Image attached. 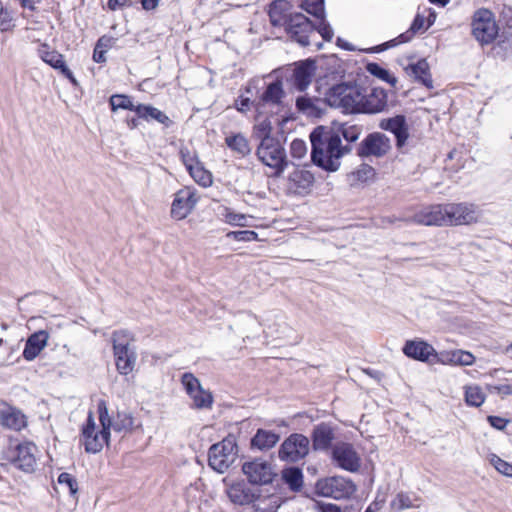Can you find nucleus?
<instances>
[{"instance_id":"obj_57","label":"nucleus","mask_w":512,"mask_h":512,"mask_svg":"<svg viewBox=\"0 0 512 512\" xmlns=\"http://www.w3.org/2000/svg\"><path fill=\"white\" fill-rule=\"evenodd\" d=\"M433 23V20H429L428 23H425L424 16L418 13L411 25V29L413 31H418L424 28H428Z\"/></svg>"},{"instance_id":"obj_25","label":"nucleus","mask_w":512,"mask_h":512,"mask_svg":"<svg viewBox=\"0 0 512 512\" xmlns=\"http://www.w3.org/2000/svg\"><path fill=\"white\" fill-rule=\"evenodd\" d=\"M475 362V356L466 350L455 349L438 353L437 363L444 365L470 366Z\"/></svg>"},{"instance_id":"obj_27","label":"nucleus","mask_w":512,"mask_h":512,"mask_svg":"<svg viewBox=\"0 0 512 512\" xmlns=\"http://www.w3.org/2000/svg\"><path fill=\"white\" fill-rule=\"evenodd\" d=\"M39 55L41 59L52 66L55 69L60 70V72L68 78L73 84H77L76 79L73 76L71 70L65 64L63 55L56 51H49L46 45H42L39 49Z\"/></svg>"},{"instance_id":"obj_7","label":"nucleus","mask_w":512,"mask_h":512,"mask_svg":"<svg viewBox=\"0 0 512 512\" xmlns=\"http://www.w3.org/2000/svg\"><path fill=\"white\" fill-rule=\"evenodd\" d=\"M315 490L318 495L323 497L343 499L353 495L356 491V486L345 477L333 476L318 480Z\"/></svg>"},{"instance_id":"obj_5","label":"nucleus","mask_w":512,"mask_h":512,"mask_svg":"<svg viewBox=\"0 0 512 512\" xmlns=\"http://www.w3.org/2000/svg\"><path fill=\"white\" fill-rule=\"evenodd\" d=\"M237 444L233 437L229 436L221 442L211 446L209 451V465L219 473L225 472L237 458Z\"/></svg>"},{"instance_id":"obj_29","label":"nucleus","mask_w":512,"mask_h":512,"mask_svg":"<svg viewBox=\"0 0 512 512\" xmlns=\"http://www.w3.org/2000/svg\"><path fill=\"white\" fill-rule=\"evenodd\" d=\"M405 72L409 77L421 82L426 87H432L429 65L425 59L409 64L405 67Z\"/></svg>"},{"instance_id":"obj_64","label":"nucleus","mask_w":512,"mask_h":512,"mask_svg":"<svg viewBox=\"0 0 512 512\" xmlns=\"http://www.w3.org/2000/svg\"><path fill=\"white\" fill-rule=\"evenodd\" d=\"M159 0H141L142 6L146 10L155 9L158 6Z\"/></svg>"},{"instance_id":"obj_9","label":"nucleus","mask_w":512,"mask_h":512,"mask_svg":"<svg viewBox=\"0 0 512 512\" xmlns=\"http://www.w3.org/2000/svg\"><path fill=\"white\" fill-rule=\"evenodd\" d=\"M257 155L263 164L275 170V174H280L283 171L285 152L274 139L262 141L258 147Z\"/></svg>"},{"instance_id":"obj_46","label":"nucleus","mask_w":512,"mask_h":512,"mask_svg":"<svg viewBox=\"0 0 512 512\" xmlns=\"http://www.w3.org/2000/svg\"><path fill=\"white\" fill-rule=\"evenodd\" d=\"M288 331V325L284 321H274L272 324H268L265 328V332L269 337H283Z\"/></svg>"},{"instance_id":"obj_34","label":"nucleus","mask_w":512,"mask_h":512,"mask_svg":"<svg viewBox=\"0 0 512 512\" xmlns=\"http://www.w3.org/2000/svg\"><path fill=\"white\" fill-rule=\"evenodd\" d=\"M135 111L139 117L146 120L153 119L162 124H166L169 121V118L162 111L149 105L139 104Z\"/></svg>"},{"instance_id":"obj_1","label":"nucleus","mask_w":512,"mask_h":512,"mask_svg":"<svg viewBox=\"0 0 512 512\" xmlns=\"http://www.w3.org/2000/svg\"><path fill=\"white\" fill-rule=\"evenodd\" d=\"M312 161L327 171H337L340 159L350 150L343 146L339 135L324 127L316 128L310 135Z\"/></svg>"},{"instance_id":"obj_60","label":"nucleus","mask_w":512,"mask_h":512,"mask_svg":"<svg viewBox=\"0 0 512 512\" xmlns=\"http://www.w3.org/2000/svg\"><path fill=\"white\" fill-rule=\"evenodd\" d=\"M106 53L99 47L95 45L94 53H93V60L97 63H104L106 61Z\"/></svg>"},{"instance_id":"obj_22","label":"nucleus","mask_w":512,"mask_h":512,"mask_svg":"<svg viewBox=\"0 0 512 512\" xmlns=\"http://www.w3.org/2000/svg\"><path fill=\"white\" fill-rule=\"evenodd\" d=\"M313 175L304 169L294 170L288 179V190L294 194L306 195L313 186Z\"/></svg>"},{"instance_id":"obj_13","label":"nucleus","mask_w":512,"mask_h":512,"mask_svg":"<svg viewBox=\"0 0 512 512\" xmlns=\"http://www.w3.org/2000/svg\"><path fill=\"white\" fill-rule=\"evenodd\" d=\"M308 451V438L300 434H294L282 443L279 450V457L282 460L295 462L305 457L308 454Z\"/></svg>"},{"instance_id":"obj_43","label":"nucleus","mask_w":512,"mask_h":512,"mask_svg":"<svg viewBox=\"0 0 512 512\" xmlns=\"http://www.w3.org/2000/svg\"><path fill=\"white\" fill-rule=\"evenodd\" d=\"M194 181L202 187H208L212 184L213 179L209 171L199 164H194Z\"/></svg>"},{"instance_id":"obj_19","label":"nucleus","mask_w":512,"mask_h":512,"mask_svg":"<svg viewBox=\"0 0 512 512\" xmlns=\"http://www.w3.org/2000/svg\"><path fill=\"white\" fill-rule=\"evenodd\" d=\"M379 127L394 134L397 148H402L406 145L409 139V125L403 115L382 119Z\"/></svg>"},{"instance_id":"obj_31","label":"nucleus","mask_w":512,"mask_h":512,"mask_svg":"<svg viewBox=\"0 0 512 512\" xmlns=\"http://www.w3.org/2000/svg\"><path fill=\"white\" fill-rule=\"evenodd\" d=\"M279 441V435L264 429H259L251 440V445L259 450H268Z\"/></svg>"},{"instance_id":"obj_14","label":"nucleus","mask_w":512,"mask_h":512,"mask_svg":"<svg viewBox=\"0 0 512 512\" xmlns=\"http://www.w3.org/2000/svg\"><path fill=\"white\" fill-rule=\"evenodd\" d=\"M402 351L411 359L429 364H437L438 352L431 344L422 339L406 341Z\"/></svg>"},{"instance_id":"obj_26","label":"nucleus","mask_w":512,"mask_h":512,"mask_svg":"<svg viewBox=\"0 0 512 512\" xmlns=\"http://www.w3.org/2000/svg\"><path fill=\"white\" fill-rule=\"evenodd\" d=\"M48 340L49 334L45 330H39L30 335L25 344L23 357L28 361L34 360L47 346Z\"/></svg>"},{"instance_id":"obj_10","label":"nucleus","mask_w":512,"mask_h":512,"mask_svg":"<svg viewBox=\"0 0 512 512\" xmlns=\"http://www.w3.org/2000/svg\"><path fill=\"white\" fill-rule=\"evenodd\" d=\"M447 226L469 225L478 221L477 207L469 203L446 204Z\"/></svg>"},{"instance_id":"obj_47","label":"nucleus","mask_w":512,"mask_h":512,"mask_svg":"<svg viewBox=\"0 0 512 512\" xmlns=\"http://www.w3.org/2000/svg\"><path fill=\"white\" fill-rule=\"evenodd\" d=\"M412 507V501L410 497L406 494L399 493L392 501H391V508L393 510H403L406 508Z\"/></svg>"},{"instance_id":"obj_54","label":"nucleus","mask_w":512,"mask_h":512,"mask_svg":"<svg viewBox=\"0 0 512 512\" xmlns=\"http://www.w3.org/2000/svg\"><path fill=\"white\" fill-rule=\"evenodd\" d=\"M14 27L13 17L8 11H1L0 13V30L10 31Z\"/></svg>"},{"instance_id":"obj_53","label":"nucleus","mask_w":512,"mask_h":512,"mask_svg":"<svg viewBox=\"0 0 512 512\" xmlns=\"http://www.w3.org/2000/svg\"><path fill=\"white\" fill-rule=\"evenodd\" d=\"M229 497L233 502L238 504H244L248 502V496L244 494L241 488L238 486L231 487L229 490Z\"/></svg>"},{"instance_id":"obj_21","label":"nucleus","mask_w":512,"mask_h":512,"mask_svg":"<svg viewBox=\"0 0 512 512\" xmlns=\"http://www.w3.org/2000/svg\"><path fill=\"white\" fill-rule=\"evenodd\" d=\"M387 93L382 88H373L369 94H363L361 99L360 112L375 114L382 112L387 106Z\"/></svg>"},{"instance_id":"obj_55","label":"nucleus","mask_w":512,"mask_h":512,"mask_svg":"<svg viewBox=\"0 0 512 512\" xmlns=\"http://www.w3.org/2000/svg\"><path fill=\"white\" fill-rule=\"evenodd\" d=\"M354 175L359 180H368L374 176V169L369 165H363L354 173Z\"/></svg>"},{"instance_id":"obj_44","label":"nucleus","mask_w":512,"mask_h":512,"mask_svg":"<svg viewBox=\"0 0 512 512\" xmlns=\"http://www.w3.org/2000/svg\"><path fill=\"white\" fill-rule=\"evenodd\" d=\"M110 104L112 107V110L117 109H128V110H134L137 107V105H134L132 100L125 95H114L110 99Z\"/></svg>"},{"instance_id":"obj_50","label":"nucleus","mask_w":512,"mask_h":512,"mask_svg":"<svg viewBox=\"0 0 512 512\" xmlns=\"http://www.w3.org/2000/svg\"><path fill=\"white\" fill-rule=\"evenodd\" d=\"M290 151L293 157L303 158L307 153V146L303 140L295 139L290 145Z\"/></svg>"},{"instance_id":"obj_16","label":"nucleus","mask_w":512,"mask_h":512,"mask_svg":"<svg viewBox=\"0 0 512 512\" xmlns=\"http://www.w3.org/2000/svg\"><path fill=\"white\" fill-rule=\"evenodd\" d=\"M36 445L32 442H23L18 444L12 455V461L15 466L25 472H32L37 463Z\"/></svg>"},{"instance_id":"obj_37","label":"nucleus","mask_w":512,"mask_h":512,"mask_svg":"<svg viewBox=\"0 0 512 512\" xmlns=\"http://www.w3.org/2000/svg\"><path fill=\"white\" fill-rule=\"evenodd\" d=\"M58 486L62 491L68 492L71 496L76 497L78 493V483L76 479L69 473L63 472L58 476Z\"/></svg>"},{"instance_id":"obj_41","label":"nucleus","mask_w":512,"mask_h":512,"mask_svg":"<svg viewBox=\"0 0 512 512\" xmlns=\"http://www.w3.org/2000/svg\"><path fill=\"white\" fill-rule=\"evenodd\" d=\"M301 7L317 18L324 17V0H301Z\"/></svg>"},{"instance_id":"obj_23","label":"nucleus","mask_w":512,"mask_h":512,"mask_svg":"<svg viewBox=\"0 0 512 512\" xmlns=\"http://www.w3.org/2000/svg\"><path fill=\"white\" fill-rule=\"evenodd\" d=\"M0 425L8 429L20 431L26 427L27 420L25 415L16 408L7 404H0Z\"/></svg>"},{"instance_id":"obj_59","label":"nucleus","mask_w":512,"mask_h":512,"mask_svg":"<svg viewBox=\"0 0 512 512\" xmlns=\"http://www.w3.org/2000/svg\"><path fill=\"white\" fill-rule=\"evenodd\" d=\"M488 422L492 427L498 430H503L507 426L509 421L498 416H489Z\"/></svg>"},{"instance_id":"obj_56","label":"nucleus","mask_w":512,"mask_h":512,"mask_svg":"<svg viewBox=\"0 0 512 512\" xmlns=\"http://www.w3.org/2000/svg\"><path fill=\"white\" fill-rule=\"evenodd\" d=\"M321 19V23L319 24L318 26V32L320 33V35L326 40V41H330L333 37V29L330 27L329 24H327L324 20H323V17L320 18Z\"/></svg>"},{"instance_id":"obj_11","label":"nucleus","mask_w":512,"mask_h":512,"mask_svg":"<svg viewBox=\"0 0 512 512\" xmlns=\"http://www.w3.org/2000/svg\"><path fill=\"white\" fill-rule=\"evenodd\" d=\"M283 98L282 84L280 82L271 83L256 104V112L259 114L279 113L283 105Z\"/></svg>"},{"instance_id":"obj_4","label":"nucleus","mask_w":512,"mask_h":512,"mask_svg":"<svg viewBox=\"0 0 512 512\" xmlns=\"http://www.w3.org/2000/svg\"><path fill=\"white\" fill-rule=\"evenodd\" d=\"M363 90L358 85L338 84L327 93L330 106L341 108L345 112L359 113Z\"/></svg>"},{"instance_id":"obj_40","label":"nucleus","mask_w":512,"mask_h":512,"mask_svg":"<svg viewBox=\"0 0 512 512\" xmlns=\"http://www.w3.org/2000/svg\"><path fill=\"white\" fill-rule=\"evenodd\" d=\"M252 219L251 216L236 213L234 211L226 210L224 214V220L226 223L233 225V226H240V227H246L250 226V220Z\"/></svg>"},{"instance_id":"obj_52","label":"nucleus","mask_w":512,"mask_h":512,"mask_svg":"<svg viewBox=\"0 0 512 512\" xmlns=\"http://www.w3.org/2000/svg\"><path fill=\"white\" fill-rule=\"evenodd\" d=\"M296 106L297 108L308 115L313 114L315 110V105L312 99L307 97H299L296 100Z\"/></svg>"},{"instance_id":"obj_48","label":"nucleus","mask_w":512,"mask_h":512,"mask_svg":"<svg viewBox=\"0 0 512 512\" xmlns=\"http://www.w3.org/2000/svg\"><path fill=\"white\" fill-rule=\"evenodd\" d=\"M341 133L343 137L349 142H355L359 139L362 129L356 125L352 126H341Z\"/></svg>"},{"instance_id":"obj_24","label":"nucleus","mask_w":512,"mask_h":512,"mask_svg":"<svg viewBox=\"0 0 512 512\" xmlns=\"http://www.w3.org/2000/svg\"><path fill=\"white\" fill-rule=\"evenodd\" d=\"M111 428L119 433H132L136 430H142V422L136 419L129 411H118L111 418Z\"/></svg>"},{"instance_id":"obj_62","label":"nucleus","mask_w":512,"mask_h":512,"mask_svg":"<svg viewBox=\"0 0 512 512\" xmlns=\"http://www.w3.org/2000/svg\"><path fill=\"white\" fill-rule=\"evenodd\" d=\"M398 43H400V41H398L397 39H394V40H391L389 42H386L385 44H383L381 46H378V47H375L373 49H370V51H372V52L383 51V50H385L387 48L396 46Z\"/></svg>"},{"instance_id":"obj_33","label":"nucleus","mask_w":512,"mask_h":512,"mask_svg":"<svg viewBox=\"0 0 512 512\" xmlns=\"http://www.w3.org/2000/svg\"><path fill=\"white\" fill-rule=\"evenodd\" d=\"M265 115L266 114L257 113L256 123L253 130V135L257 139L261 140V142L265 140H273V138L270 137L272 125L269 119L265 117Z\"/></svg>"},{"instance_id":"obj_35","label":"nucleus","mask_w":512,"mask_h":512,"mask_svg":"<svg viewBox=\"0 0 512 512\" xmlns=\"http://www.w3.org/2000/svg\"><path fill=\"white\" fill-rule=\"evenodd\" d=\"M226 144L233 151L237 152L241 156H245L250 153L251 149L247 139L242 134H236L233 136L226 137Z\"/></svg>"},{"instance_id":"obj_36","label":"nucleus","mask_w":512,"mask_h":512,"mask_svg":"<svg viewBox=\"0 0 512 512\" xmlns=\"http://www.w3.org/2000/svg\"><path fill=\"white\" fill-rule=\"evenodd\" d=\"M366 70L371 75L391 84L392 86H395L397 83V78L393 76L387 69L381 67L377 63H368L366 66Z\"/></svg>"},{"instance_id":"obj_20","label":"nucleus","mask_w":512,"mask_h":512,"mask_svg":"<svg viewBox=\"0 0 512 512\" xmlns=\"http://www.w3.org/2000/svg\"><path fill=\"white\" fill-rule=\"evenodd\" d=\"M192 212V189L185 187L174 195L170 215L175 220H183Z\"/></svg>"},{"instance_id":"obj_2","label":"nucleus","mask_w":512,"mask_h":512,"mask_svg":"<svg viewBox=\"0 0 512 512\" xmlns=\"http://www.w3.org/2000/svg\"><path fill=\"white\" fill-rule=\"evenodd\" d=\"M97 410L100 425H96L95 419L89 414L82 428L83 443L88 453L100 452L110 439L111 417L104 400L99 401Z\"/></svg>"},{"instance_id":"obj_17","label":"nucleus","mask_w":512,"mask_h":512,"mask_svg":"<svg viewBox=\"0 0 512 512\" xmlns=\"http://www.w3.org/2000/svg\"><path fill=\"white\" fill-rule=\"evenodd\" d=\"M288 33L303 46L309 45L310 33L313 32V25L310 20L301 13H295L290 17L286 26Z\"/></svg>"},{"instance_id":"obj_42","label":"nucleus","mask_w":512,"mask_h":512,"mask_svg":"<svg viewBox=\"0 0 512 512\" xmlns=\"http://www.w3.org/2000/svg\"><path fill=\"white\" fill-rule=\"evenodd\" d=\"M213 402L212 394L202 388V386H197V391L194 389V406L199 408L210 407Z\"/></svg>"},{"instance_id":"obj_8","label":"nucleus","mask_w":512,"mask_h":512,"mask_svg":"<svg viewBox=\"0 0 512 512\" xmlns=\"http://www.w3.org/2000/svg\"><path fill=\"white\" fill-rule=\"evenodd\" d=\"M242 472L254 485L270 484L277 475L273 464L261 458L245 462L242 465Z\"/></svg>"},{"instance_id":"obj_49","label":"nucleus","mask_w":512,"mask_h":512,"mask_svg":"<svg viewBox=\"0 0 512 512\" xmlns=\"http://www.w3.org/2000/svg\"><path fill=\"white\" fill-rule=\"evenodd\" d=\"M227 236L232 237L234 240H237V241H246V242H250V241H254V240L258 239L257 233L254 231H249V230L229 232L227 234Z\"/></svg>"},{"instance_id":"obj_15","label":"nucleus","mask_w":512,"mask_h":512,"mask_svg":"<svg viewBox=\"0 0 512 512\" xmlns=\"http://www.w3.org/2000/svg\"><path fill=\"white\" fill-rule=\"evenodd\" d=\"M333 460L347 471L356 472L361 466V457L351 444L340 443L333 449Z\"/></svg>"},{"instance_id":"obj_51","label":"nucleus","mask_w":512,"mask_h":512,"mask_svg":"<svg viewBox=\"0 0 512 512\" xmlns=\"http://www.w3.org/2000/svg\"><path fill=\"white\" fill-rule=\"evenodd\" d=\"M257 320L252 315H247L242 319V332L247 333V337L257 332Z\"/></svg>"},{"instance_id":"obj_63","label":"nucleus","mask_w":512,"mask_h":512,"mask_svg":"<svg viewBox=\"0 0 512 512\" xmlns=\"http://www.w3.org/2000/svg\"><path fill=\"white\" fill-rule=\"evenodd\" d=\"M319 510L321 512H341L339 507L334 504H322L319 505Z\"/></svg>"},{"instance_id":"obj_61","label":"nucleus","mask_w":512,"mask_h":512,"mask_svg":"<svg viewBox=\"0 0 512 512\" xmlns=\"http://www.w3.org/2000/svg\"><path fill=\"white\" fill-rule=\"evenodd\" d=\"M129 3V0H109L108 1V8L112 11H115L117 9L123 8Z\"/></svg>"},{"instance_id":"obj_28","label":"nucleus","mask_w":512,"mask_h":512,"mask_svg":"<svg viewBox=\"0 0 512 512\" xmlns=\"http://www.w3.org/2000/svg\"><path fill=\"white\" fill-rule=\"evenodd\" d=\"M292 5L286 0H275L269 8L270 21L274 26H287L293 14L290 13Z\"/></svg>"},{"instance_id":"obj_6","label":"nucleus","mask_w":512,"mask_h":512,"mask_svg":"<svg viewBox=\"0 0 512 512\" xmlns=\"http://www.w3.org/2000/svg\"><path fill=\"white\" fill-rule=\"evenodd\" d=\"M499 32L493 13L488 9H478L472 18V34L481 44L493 42Z\"/></svg>"},{"instance_id":"obj_58","label":"nucleus","mask_w":512,"mask_h":512,"mask_svg":"<svg viewBox=\"0 0 512 512\" xmlns=\"http://www.w3.org/2000/svg\"><path fill=\"white\" fill-rule=\"evenodd\" d=\"M115 44V39L108 36L101 37L97 43L96 46L102 49L103 51L107 52L109 49H111Z\"/></svg>"},{"instance_id":"obj_39","label":"nucleus","mask_w":512,"mask_h":512,"mask_svg":"<svg viewBox=\"0 0 512 512\" xmlns=\"http://www.w3.org/2000/svg\"><path fill=\"white\" fill-rule=\"evenodd\" d=\"M283 479L293 490L302 486V473L298 468H288L283 471Z\"/></svg>"},{"instance_id":"obj_12","label":"nucleus","mask_w":512,"mask_h":512,"mask_svg":"<svg viewBox=\"0 0 512 512\" xmlns=\"http://www.w3.org/2000/svg\"><path fill=\"white\" fill-rule=\"evenodd\" d=\"M390 150V139L385 134L374 132L366 136V138L360 143L358 155L360 157H383Z\"/></svg>"},{"instance_id":"obj_3","label":"nucleus","mask_w":512,"mask_h":512,"mask_svg":"<svg viewBox=\"0 0 512 512\" xmlns=\"http://www.w3.org/2000/svg\"><path fill=\"white\" fill-rule=\"evenodd\" d=\"M135 339L125 330L115 331L112 334L113 354L119 373L128 375L135 367L137 360Z\"/></svg>"},{"instance_id":"obj_45","label":"nucleus","mask_w":512,"mask_h":512,"mask_svg":"<svg viewBox=\"0 0 512 512\" xmlns=\"http://www.w3.org/2000/svg\"><path fill=\"white\" fill-rule=\"evenodd\" d=\"M490 463L502 475L512 477V464L501 459L497 455H492L490 457Z\"/></svg>"},{"instance_id":"obj_32","label":"nucleus","mask_w":512,"mask_h":512,"mask_svg":"<svg viewBox=\"0 0 512 512\" xmlns=\"http://www.w3.org/2000/svg\"><path fill=\"white\" fill-rule=\"evenodd\" d=\"M332 439L333 433L329 426L321 424L315 428L313 433V444L316 449L327 448Z\"/></svg>"},{"instance_id":"obj_18","label":"nucleus","mask_w":512,"mask_h":512,"mask_svg":"<svg viewBox=\"0 0 512 512\" xmlns=\"http://www.w3.org/2000/svg\"><path fill=\"white\" fill-rule=\"evenodd\" d=\"M446 204L424 207L413 216V221L426 226H447Z\"/></svg>"},{"instance_id":"obj_30","label":"nucleus","mask_w":512,"mask_h":512,"mask_svg":"<svg viewBox=\"0 0 512 512\" xmlns=\"http://www.w3.org/2000/svg\"><path fill=\"white\" fill-rule=\"evenodd\" d=\"M315 74V63L313 61H305L300 63L294 70L295 85L304 90L312 81Z\"/></svg>"},{"instance_id":"obj_38","label":"nucleus","mask_w":512,"mask_h":512,"mask_svg":"<svg viewBox=\"0 0 512 512\" xmlns=\"http://www.w3.org/2000/svg\"><path fill=\"white\" fill-rule=\"evenodd\" d=\"M465 400L468 405L479 407L485 400V395L479 386H468L465 392Z\"/></svg>"}]
</instances>
